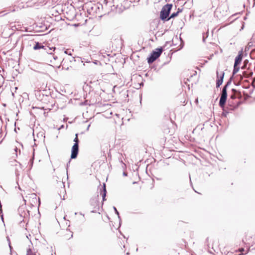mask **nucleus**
I'll return each mask as SVG.
<instances>
[{
  "mask_svg": "<svg viewBox=\"0 0 255 255\" xmlns=\"http://www.w3.org/2000/svg\"><path fill=\"white\" fill-rule=\"evenodd\" d=\"M172 7V4H166L163 6L160 14V17L162 20H167Z\"/></svg>",
  "mask_w": 255,
  "mask_h": 255,
  "instance_id": "1",
  "label": "nucleus"
},
{
  "mask_svg": "<svg viewBox=\"0 0 255 255\" xmlns=\"http://www.w3.org/2000/svg\"><path fill=\"white\" fill-rule=\"evenodd\" d=\"M163 51L162 47L156 48L155 51H153L149 57L147 58V62L149 64L153 63L161 55Z\"/></svg>",
  "mask_w": 255,
  "mask_h": 255,
  "instance_id": "2",
  "label": "nucleus"
},
{
  "mask_svg": "<svg viewBox=\"0 0 255 255\" xmlns=\"http://www.w3.org/2000/svg\"><path fill=\"white\" fill-rule=\"evenodd\" d=\"M128 2V0H113V5L112 6L113 10L116 9L118 11L122 10L125 8V5Z\"/></svg>",
  "mask_w": 255,
  "mask_h": 255,
  "instance_id": "3",
  "label": "nucleus"
},
{
  "mask_svg": "<svg viewBox=\"0 0 255 255\" xmlns=\"http://www.w3.org/2000/svg\"><path fill=\"white\" fill-rule=\"evenodd\" d=\"M75 138L74 139V141L75 142V143L73 145L72 147V152H71V158L72 159L75 158L77 154L78 153L79 151V146H78V143H79V139L78 138V134L76 133L75 134Z\"/></svg>",
  "mask_w": 255,
  "mask_h": 255,
  "instance_id": "4",
  "label": "nucleus"
},
{
  "mask_svg": "<svg viewBox=\"0 0 255 255\" xmlns=\"http://www.w3.org/2000/svg\"><path fill=\"white\" fill-rule=\"evenodd\" d=\"M227 98V92L226 87H223L219 101V105L221 107H224Z\"/></svg>",
  "mask_w": 255,
  "mask_h": 255,
  "instance_id": "5",
  "label": "nucleus"
},
{
  "mask_svg": "<svg viewBox=\"0 0 255 255\" xmlns=\"http://www.w3.org/2000/svg\"><path fill=\"white\" fill-rule=\"evenodd\" d=\"M224 72L221 71V72H219L217 71V82H216V87L217 88L219 87L223 82V79L224 77Z\"/></svg>",
  "mask_w": 255,
  "mask_h": 255,
  "instance_id": "6",
  "label": "nucleus"
},
{
  "mask_svg": "<svg viewBox=\"0 0 255 255\" xmlns=\"http://www.w3.org/2000/svg\"><path fill=\"white\" fill-rule=\"evenodd\" d=\"M25 207L24 206H21L18 209V212L21 217H22L23 218H25L27 216V214H28V211L26 210V211H24Z\"/></svg>",
  "mask_w": 255,
  "mask_h": 255,
  "instance_id": "7",
  "label": "nucleus"
},
{
  "mask_svg": "<svg viewBox=\"0 0 255 255\" xmlns=\"http://www.w3.org/2000/svg\"><path fill=\"white\" fill-rule=\"evenodd\" d=\"M242 58L243 55L242 52H241L238 54V55L236 57L234 65H235L236 66L238 65L241 62Z\"/></svg>",
  "mask_w": 255,
  "mask_h": 255,
  "instance_id": "8",
  "label": "nucleus"
},
{
  "mask_svg": "<svg viewBox=\"0 0 255 255\" xmlns=\"http://www.w3.org/2000/svg\"><path fill=\"white\" fill-rule=\"evenodd\" d=\"M41 48L44 49L45 50L46 49L44 46L42 45L41 43H39V42H36L33 47V49L34 50H38Z\"/></svg>",
  "mask_w": 255,
  "mask_h": 255,
  "instance_id": "9",
  "label": "nucleus"
},
{
  "mask_svg": "<svg viewBox=\"0 0 255 255\" xmlns=\"http://www.w3.org/2000/svg\"><path fill=\"white\" fill-rule=\"evenodd\" d=\"M106 193H107V191H106V185H105V184H104L103 187V191H102V196L103 197V201L106 200L105 197L106 196Z\"/></svg>",
  "mask_w": 255,
  "mask_h": 255,
  "instance_id": "10",
  "label": "nucleus"
},
{
  "mask_svg": "<svg viewBox=\"0 0 255 255\" xmlns=\"http://www.w3.org/2000/svg\"><path fill=\"white\" fill-rule=\"evenodd\" d=\"M179 12V11H177L176 12L172 13L171 14V15L170 16V17L167 19V20H168L169 19H170L171 18H174V17H176V16H177V15L178 14Z\"/></svg>",
  "mask_w": 255,
  "mask_h": 255,
  "instance_id": "11",
  "label": "nucleus"
},
{
  "mask_svg": "<svg viewBox=\"0 0 255 255\" xmlns=\"http://www.w3.org/2000/svg\"><path fill=\"white\" fill-rule=\"evenodd\" d=\"M239 69H240V68H239V67H238V65L236 66L235 65H234L233 74L234 75L236 74L239 71Z\"/></svg>",
  "mask_w": 255,
  "mask_h": 255,
  "instance_id": "12",
  "label": "nucleus"
},
{
  "mask_svg": "<svg viewBox=\"0 0 255 255\" xmlns=\"http://www.w3.org/2000/svg\"><path fill=\"white\" fill-rule=\"evenodd\" d=\"M232 91H233V92H234V94L230 96V98H231V99H235L236 98V95H235V93H236V92H237V91L235 89H232Z\"/></svg>",
  "mask_w": 255,
  "mask_h": 255,
  "instance_id": "13",
  "label": "nucleus"
},
{
  "mask_svg": "<svg viewBox=\"0 0 255 255\" xmlns=\"http://www.w3.org/2000/svg\"><path fill=\"white\" fill-rule=\"evenodd\" d=\"M64 53L66 54H68L69 55H71V51H69V50L67 49L66 50L64 51Z\"/></svg>",
  "mask_w": 255,
  "mask_h": 255,
  "instance_id": "14",
  "label": "nucleus"
},
{
  "mask_svg": "<svg viewBox=\"0 0 255 255\" xmlns=\"http://www.w3.org/2000/svg\"><path fill=\"white\" fill-rule=\"evenodd\" d=\"M31 253H32L31 249H28L27 250V254H26V255H30Z\"/></svg>",
  "mask_w": 255,
  "mask_h": 255,
  "instance_id": "15",
  "label": "nucleus"
},
{
  "mask_svg": "<svg viewBox=\"0 0 255 255\" xmlns=\"http://www.w3.org/2000/svg\"><path fill=\"white\" fill-rule=\"evenodd\" d=\"M49 58H51L52 57L53 58V60H55L56 59H57V57L56 56H54V55H49Z\"/></svg>",
  "mask_w": 255,
  "mask_h": 255,
  "instance_id": "16",
  "label": "nucleus"
},
{
  "mask_svg": "<svg viewBox=\"0 0 255 255\" xmlns=\"http://www.w3.org/2000/svg\"><path fill=\"white\" fill-rule=\"evenodd\" d=\"M114 209L115 211V213H116V214H117V215L118 216V217L119 218H120V216H119V212L118 211V210H117L116 208L114 207Z\"/></svg>",
  "mask_w": 255,
  "mask_h": 255,
  "instance_id": "17",
  "label": "nucleus"
},
{
  "mask_svg": "<svg viewBox=\"0 0 255 255\" xmlns=\"http://www.w3.org/2000/svg\"><path fill=\"white\" fill-rule=\"evenodd\" d=\"M31 196L33 199H34L35 200H36V195L35 194H31Z\"/></svg>",
  "mask_w": 255,
  "mask_h": 255,
  "instance_id": "18",
  "label": "nucleus"
},
{
  "mask_svg": "<svg viewBox=\"0 0 255 255\" xmlns=\"http://www.w3.org/2000/svg\"><path fill=\"white\" fill-rule=\"evenodd\" d=\"M231 84V81H228L227 84L225 85L224 87H226V89H227L228 86Z\"/></svg>",
  "mask_w": 255,
  "mask_h": 255,
  "instance_id": "19",
  "label": "nucleus"
},
{
  "mask_svg": "<svg viewBox=\"0 0 255 255\" xmlns=\"http://www.w3.org/2000/svg\"><path fill=\"white\" fill-rule=\"evenodd\" d=\"M65 58H63V60H62V61L61 62V64H62L63 65H64V63H65Z\"/></svg>",
  "mask_w": 255,
  "mask_h": 255,
  "instance_id": "20",
  "label": "nucleus"
},
{
  "mask_svg": "<svg viewBox=\"0 0 255 255\" xmlns=\"http://www.w3.org/2000/svg\"><path fill=\"white\" fill-rule=\"evenodd\" d=\"M7 241H8V242H9V248H11V246H10V241H9V238H8V237H7Z\"/></svg>",
  "mask_w": 255,
  "mask_h": 255,
  "instance_id": "21",
  "label": "nucleus"
},
{
  "mask_svg": "<svg viewBox=\"0 0 255 255\" xmlns=\"http://www.w3.org/2000/svg\"><path fill=\"white\" fill-rule=\"evenodd\" d=\"M69 60L70 61H71L72 60H74V57H71L69 58Z\"/></svg>",
  "mask_w": 255,
  "mask_h": 255,
  "instance_id": "22",
  "label": "nucleus"
},
{
  "mask_svg": "<svg viewBox=\"0 0 255 255\" xmlns=\"http://www.w3.org/2000/svg\"><path fill=\"white\" fill-rule=\"evenodd\" d=\"M123 175L125 176H127V173L125 172H123Z\"/></svg>",
  "mask_w": 255,
  "mask_h": 255,
  "instance_id": "23",
  "label": "nucleus"
},
{
  "mask_svg": "<svg viewBox=\"0 0 255 255\" xmlns=\"http://www.w3.org/2000/svg\"><path fill=\"white\" fill-rule=\"evenodd\" d=\"M239 251L240 252H243L244 251V249L243 248H241V249H239Z\"/></svg>",
  "mask_w": 255,
  "mask_h": 255,
  "instance_id": "24",
  "label": "nucleus"
},
{
  "mask_svg": "<svg viewBox=\"0 0 255 255\" xmlns=\"http://www.w3.org/2000/svg\"><path fill=\"white\" fill-rule=\"evenodd\" d=\"M121 163H122V164H123V165H124L125 166H126L125 164H124V163H123V162L122 160H121Z\"/></svg>",
  "mask_w": 255,
  "mask_h": 255,
  "instance_id": "25",
  "label": "nucleus"
},
{
  "mask_svg": "<svg viewBox=\"0 0 255 255\" xmlns=\"http://www.w3.org/2000/svg\"><path fill=\"white\" fill-rule=\"evenodd\" d=\"M73 237V234L72 233L71 234V236L69 238V239H70L71 238H72Z\"/></svg>",
  "mask_w": 255,
  "mask_h": 255,
  "instance_id": "26",
  "label": "nucleus"
},
{
  "mask_svg": "<svg viewBox=\"0 0 255 255\" xmlns=\"http://www.w3.org/2000/svg\"><path fill=\"white\" fill-rule=\"evenodd\" d=\"M90 126V125L88 126L87 128V130H88V129H89Z\"/></svg>",
  "mask_w": 255,
  "mask_h": 255,
  "instance_id": "27",
  "label": "nucleus"
},
{
  "mask_svg": "<svg viewBox=\"0 0 255 255\" xmlns=\"http://www.w3.org/2000/svg\"><path fill=\"white\" fill-rule=\"evenodd\" d=\"M226 114H225V113H223V115H224V116H226Z\"/></svg>",
  "mask_w": 255,
  "mask_h": 255,
  "instance_id": "28",
  "label": "nucleus"
},
{
  "mask_svg": "<svg viewBox=\"0 0 255 255\" xmlns=\"http://www.w3.org/2000/svg\"><path fill=\"white\" fill-rule=\"evenodd\" d=\"M1 219L3 220V215H1Z\"/></svg>",
  "mask_w": 255,
  "mask_h": 255,
  "instance_id": "29",
  "label": "nucleus"
},
{
  "mask_svg": "<svg viewBox=\"0 0 255 255\" xmlns=\"http://www.w3.org/2000/svg\"><path fill=\"white\" fill-rule=\"evenodd\" d=\"M80 214L81 215H83V216H84V215L82 214L81 213H80Z\"/></svg>",
  "mask_w": 255,
  "mask_h": 255,
  "instance_id": "30",
  "label": "nucleus"
},
{
  "mask_svg": "<svg viewBox=\"0 0 255 255\" xmlns=\"http://www.w3.org/2000/svg\"><path fill=\"white\" fill-rule=\"evenodd\" d=\"M38 202H39V204H40V199L39 198L38 199Z\"/></svg>",
  "mask_w": 255,
  "mask_h": 255,
  "instance_id": "31",
  "label": "nucleus"
},
{
  "mask_svg": "<svg viewBox=\"0 0 255 255\" xmlns=\"http://www.w3.org/2000/svg\"><path fill=\"white\" fill-rule=\"evenodd\" d=\"M15 151H16V150H17V148H16L15 149Z\"/></svg>",
  "mask_w": 255,
  "mask_h": 255,
  "instance_id": "32",
  "label": "nucleus"
},
{
  "mask_svg": "<svg viewBox=\"0 0 255 255\" xmlns=\"http://www.w3.org/2000/svg\"><path fill=\"white\" fill-rule=\"evenodd\" d=\"M32 255H36V254H32Z\"/></svg>",
  "mask_w": 255,
  "mask_h": 255,
  "instance_id": "33",
  "label": "nucleus"
}]
</instances>
